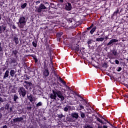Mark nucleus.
Returning <instances> with one entry per match:
<instances>
[{
  "label": "nucleus",
  "instance_id": "obj_1",
  "mask_svg": "<svg viewBox=\"0 0 128 128\" xmlns=\"http://www.w3.org/2000/svg\"><path fill=\"white\" fill-rule=\"evenodd\" d=\"M52 94H50V98L52 100H56V96H58L59 98H60V102L64 100V96L62 94V92L58 90H52Z\"/></svg>",
  "mask_w": 128,
  "mask_h": 128
},
{
  "label": "nucleus",
  "instance_id": "obj_2",
  "mask_svg": "<svg viewBox=\"0 0 128 128\" xmlns=\"http://www.w3.org/2000/svg\"><path fill=\"white\" fill-rule=\"evenodd\" d=\"M20 122H24V118L17 117L16 118L13 119V120H11V124L12 126H18V124H19Z\"/></svg>",
  "mask_w": 128,
  "mask_h": 128
},
{
  "label": "nucleus",
  "instance_id": "obj_3",
  "mask_svg": "<svg viewBox=\"0 0 128 128\" xmlns=\"http://www.w3.org/2000/svg\"><path fill=\"white\" fill-rule=\"evenodd\" d=\"M19 24V27L22 28L24 26H26V18L24 16H21L19 20V22H18Z\"/></svg>",
  "mask_w": 128,
  "mask_h": 128
},
{
  "label": "nucleus",
  "instance_id": "obj_4",
  "mask_svg": "<svg viewBox=\"0 0 128 128\" xmlns=\"http://www.w3.org/2000/svg\"><path fill=\"white\" fill-rule=\"evenodd\" d=\"M48 64L46 61L44 62V70H43V74L45 76H48L50 75V72H48Z\"/></svg>",
  "mask_w": 128,
  "mask_h": 128
},
{
  "label": "nucleus",
  "instance_id": "obj_5",
  "mask_svg": "<svg viewBox=\"0 0 128 128\" xmlns=\"http://www.w3.org/2000/svg\"><path fill=\"white\" fill-rule=\"evenodd\" d=\"M46 9V7L44 6V4H41L39 7L37 8L36 10V12H38V14H42V10Z\"/></svg>",
  "mask_w": 128,
  "mask_h": 128
},
{
  "label": "nucleus",
  "instance_id": "obj_6",
  "mask_svg": "<svg viewBox=\"0 0 128 128\" xmlns=\"http://www.w3.org/2000/svg\"><path fill=\"white\" fill-rule=\"evenodd\" d=\"M24 84H25L24 85V88H25L26 90H28V88L29 90H32V86H33L32 83V82L24 81Z\"/></svg>",
  "mask_w": 128,
  "mask_h": 128
},
{
  "label": "nucleus",
  "instance_id": "obj_7",
  "mask_svg": "<svg viewBox=\"0 0 128 128\" xmlns=\"http://www.w3.org/2000/svg\"><path fill=\"white\" fill-rule=\"evenodd\" d=\"M20 96H22L24 98L26 96V90L24 87H21L20 88Z\"/></svg>",
  "mask_w": 128,
  "mask_h": 128
},
{
  "label": "nucleus",
  "instance_id": "obj_8",
  "mask_svg": "<svg viewBox=\"0 0 128 128\" xmlns=\"http://www.w3.org/2000/svg\"><path fill=\"white\" fill-rule=\"evenodd\" d=\"M118 42V40L116 39H112L106 44V46L110 48V46H114V42Z\"/></svg>",
  "mask_w": 128,
  "mask_h": 128
},
{
  "label": "nucleus",
  "instance_id": "obj_9",
  "mask_svg": "<svg viewBox=\"0 0 128 128\" xmlns=\"http://www.w3.org/2000/svg\"><path fill=\"white\" fill-rule=\"evenodd\" d=\"M9 60V64H18V58L11 57Z\"/></svg>",
  "mask_w": 128,
  "mask_h": 128
},
{
  "label": "nucleus",
  "instance_id": "obj_10",
  "mask_svg": "<svg viewBox=\"0 0 128 128\" xmlns=\"http://www.w3.org/2000/svg\"><path fill=\"white\" fill-rule=\"evenodd\" d=\"M71 48L72 50H76V52H80V45L78 44H72Z\"/></svg>",
  "mask_w": 128,
  "mask_h": 128
},
{
  "label": "nucleus",
  "instance_id": "obj_11",
  "mask_svg": "<svg viewBox=\"0 0 128 128\" xmlns=\"http://www.w3.org/2000/svg\"><path fill=\"white\" fill-rule=\"evenodd\" d=\"M16 70H11L10 72V76L12 78H14V77L16 78V76H18V74H16Z\"/></svg>",
  "mask_w": 128,
  "mask_h": 128
},
{
  "label": "nucleus",
  "instance_id": "obj_12",
  "mask_svg": "<svg viewBox=\"0 0 128 128\" xmlns=\"http://www.w3.org/2000/svg\"><path fill=\"white\" fill-rule=\"evenodd\" d=\"M62 32L57 33L56 36H57V40L58 42H60V40L62 39Z\"/></svg>",
  "mask_w": 128,
  "mask_h": 128
},
{
  "label": "nucleus",
  "instance_id": "obj_13",
  "mask_svg": "<svg viewBox=\"0 0 128 128\" xmlns=\"http://www.w3.org/2000/svg\"><path fill=\"white\" fill-rule=\"evenodd\" d=\"M77 106H78L80 110H84V106H82V103H80L78 101L77 102Z\"/></svg>",
  "mask_w": 128,
  "mask_h": 128
},
{
  "label": "nucleus",
  "instance_id": "obj_14",
  "mask_svg": "<svg viewBox=\"0 0 128 128\" xmlns=\"http://www.w3.org/2000/svg\"><path fill=\"white\" fill-rule=\"evenodd\" d=\"M71 116H72L73 118H76V120H78V114L76 112H73L71 114Z\"/></svg>",
  "mask_w": 128,
  "mask_h": 128
},
{
  "label": "nucleus",
  "instance_id": "obj_15",
  "mask_svg": "<svg viewBox=\"0 0 128 128\" xmlns=\"http://www.w3.org/2000/svg\"><path fill=\"white\" fill-rule=\"evenodd\" d=\"M6 30V25H3L2 26H0V34H2V32H4Z\"/></svg>",
  "mask_w": 128,
  "mask_h": 128
},
{
  "label": "nucleus",
  "instance_id": "obj_16",
  "mask_svg": "<svg viewBox=\"0 0 128 128\" xmlns=\"http://www.w3.org/2000/svg\"><path fill=\"white\" fill-rule=\"evenodd\" d=\"M72 8V4L70 2H68V4L66 5V10H70Z\"/></svg>",
  "mask_w": 128,
  "mask_h": 128
},
{
  "label": "nucleus",
  "instance_id": "obj_17",
  "mask_svg": "<svg viewBox=\"0 0 128 128\" xmlns=\"http://www.w3.org/2000/svg\"><path fill=\"white\" fill-rule=\"evenodd\" d=\"M27 98L29 100L30 102H34V98L32 94H30L29 96H28Z\"/></svg>",
  "mask_w": 128,
  "mask_h": 128
},
{
  "label": "nucleus",
  "instance_id": "obj_18",
  "mask_svg": "<svg viewBox=\"0 0 128 128\" xmlns=\"http://www.w3.org/2000/svg\"><path fill=\"white\" fill-rule=\"evenodd\" d=\"M18 51L17 50H13L12 51V54H14V58H18Z\"/></svg>",
  "mask_w": 128,
  "mask_h": 128
},
{
  "label": "nucleus",
  "instance_id": "obj_19",
  "mask_svg": "<svg viewBox=\"0 0 128 128\" xmlns=\"http://www.w3.org/2000/svg\"><path fill=\"white\" fill-rule=\"evenodd\" d=\"M108 65L106 62H104L103 64H102V68L104 70H106V68H108Z\"/></svg>",
  "mask_w": 128,
  "mask_h": 128
},
{
  "label": "nucleus",
  "instance_id": "obj_20",
  "mask_svg": "<svg viewBox=\"0 0 128 128\" xmlns=\"http://www.w3.org/2000/svg\"><path fill=\"white\" fill-rule=\"evenodd\" d=\"M13 40L14 42L16 44H20V41L18 40V38L15 36L13 38Z\"/></svg>",
  "mask_w": 128,
  "mask_h": 128
},
{
  "label": "nucleus",
  "instance_id": "obj_21",
  "mask_svg": "<svg viewBox=\"0 0 128 128\" xmlns=\"http://www.w3.org/2000/svg\"><path fill=\"white\" fill-rule=\"evenodd\" d=\"M9 74H10V72L8 71V70H6L3 77V80H6V78H8Z\"/></svg>",
  "mask_w": 128,
  "mask_h": 128
},
{
  "label": "nucleus",
  "instance_id": "obj_22",
  "mask_svg": "<svg viewBox=\"0 0 128 128\" xmlns=\"http://www.w3.org/2000/svg\"><path fill=\"white\" fill-rule=\"evenodd\" d=\"M112 98V93L110 95H108V96H104L103 98V100H108V98Z\"/></svg>",
  "mask_w": 128,
  "mask_h": 128
},
{
  "label": "nucleus",
  "instance_id": "obj_23",
  "mask_svg": "<svg viewBox=\"0 0 128 128\" xmlns=\"http://www.w3.org/2000/svg\"><path fill=\"white\" fill-rule=\"evenodd\" d=\"M30 56H32V58H33L34 60L36 62H38V58H36V55L34 54H30L28 55Z\"/></svg>",
  "mask_w": 128,
  "mask_h": 128
},
{
  "label": "nucleus",
  "instance_id": "obj_24",
  "mask_svg": "<svg viewBox=\"0 0 128 128\" xmlns=\"http://www.w3.org/2000/svg\"><path fill=\"white\" fill-rule=\"evenodd\" d=\"M14 102H16V100H18V96L16 94H15L14 95V98H13Z\"/></svg>",
  "mask_w": 128,
  "mask_h": 128
},
{
  "label": "nucleus",
  "instance_id": "obj_25",
  "mask_svg": "<svg viewBox=\"0 0 128 128\" xmlns=\"http://www.w3.org/2000/svg\"><path fill=\"white\" fill-rule=\"evenodd\" d=\"M104 38H96V42H104Z\"/></svg>",
  "mask_w": 128,
  "mask_h": 128
},
{
  "label": "nucleus",
  "instance_id": "obj_26",
  "mask_svg": "<svg viewBox=\"0 0 128 128\" xmlns=\"http://www.w3.org/2000/svg\"><path fill=\"white\" fill-rule=\"evenodd\" d=\"M80 114L83 120L84 118H86V114H84V113L82 112H80Z\"/></svg>",
  "mask_w": 128,
  "mask_h": 128
},
{
  "label": "nucleus",
  "instance_id": "obj_27",
  "mask_svg": "<svg viewBox=\"0 0 128 128\" xmlns=\"http://www.w3.org/2000/svg\"><path fill=\"white\" fill-rule=\"evenodd\" d=\"M96 27H94L90 31V34H94V32L96 31Z\"/></svg>",
  "mask_w": 128,
  "mask_h": 128
},
{
  "label": "nucleus",
  "instance_id": "obj_28",
  "mask_svg": "<svg viewBox=\"0 0 128 128\" xmlns=\"http://www.w3.org/2000/svg\"><path fill=\"white\" fill-rule=\"evenodd\" d=\"M80 98H82V100H80V102H83L84 104H83L84 105V104H88V101L82 98V96H80Z\"/></svg>",
  "mask_w": 128,
  "mask_h": 128
},
{
  "label": "nucleus",
  "instance_id": "obj_29",
  "mask_svg": "<svg viewBox=\"0 0 128 128\" xmlns=\"http://www.w3.org/2000/svg\"><path fill=\"white\" fill-rule=\"evenodd\" d=\"M112 54L114 56H116V54H118V52L114 50H112Z\"/></svg>",
  "mask_w": 128,
  "mask_h": 128
},
{
  "label": "nucleus",
  "instance_id": "obj_30",
  "mask_svg": "<svg viewBox=\"0 0 128 128\" xmlns=\"http://www.w3.org/2000/svg\"><path fill=\"white\" fill-rule=\"evenodd\" d=\"M4 108L7 110H10V104H5V107Z\"/></svg>",
  "mask_w": 128,
  "mask_h": 128
},
{
  "label": "nucleus",
  "instance_id": "obj_31",
  "mask_svg": "<svg viewBox=\"0 0 128 128\" xmlns=\"http://www.w3.org/2000/svg\"><path fill=\"white\" fill-rule=\"evenodd\" d=\"M118 12H120V10H118V8L116 11L114 12V13L113 14L112 16H116V14H118Z\"/></svg>",
  "mask_w": 128,
  "mask_h": 128
},
{
  "label": "nucleus",
  "instance_id": "obj_32",
  "mask_svg": "<svg viewBox=\"0 0 128 128\" xmlns=\"http://www.w3.org/2000/svg\"><path fill=\"white\" fill-rule=\"evenodd\" d=\"M92 42H94V40H92V39H89L87 42V44H92Z\"/></svg>",
  "mask_w": 128,
  "mask_h": 128
},
{
  "label": "nucleus",
  "instance_id": "obj_33",
  "mask_svg": "<svg viewBox=\"0 0 128 128\" xmlns=\"http://www.w3.org/2000/svg\"><path fill=\"white\" fill-rule=\"evenodd\" d=\"M42 106V102H39L36 104V108H38V106Z\"/></svg>",
  "mask_w": 128,
  "mask_h": 128
},
{
  "label": "nucleus",
  "instance_id": "obj_34",
  "mask_svg": "<svg viewBox=\"0 0 128 128\" xmlns=\"http://www.w3.org/2000/svg\"><path fill=\"white\" fill-rule=\"evenodd\" d=\"M26 6H28V4L26 3H24L22 5L21 8H25L26 7Z\"/></svg>",
  "mask_w": 128,
  "mask_h": 128
},
{
  "label": "nucleus",
  "instance_id": "obj_35",
  "mask_svg": "<svg viewBox=\"0 0 128 128\" xmlns=\"http://www.w3.org/2000/svg\"><path fill=\"white\" fill-rule=\"evenodd\" d=\"M96 120H98V122H101V124H104V122H102V120H100V118L96 117Z\"/></svg>",
  "mask_w": 128,
  "mask_h": 128
},
{
  "label": "nucleus",
  "instance_id": "obj_36",
  "mask_svg": "<svg viewBox=\"0 0 128 128\" xmlns=\"http://www.w3.org/2000/svg\"><path fill=\"white\" fill-rule=\"evenodd\" d=\"M32 44L33 46H34V48H36V46H38L36 42H33Z\"/></svg>",
  "mask_w": 128,
  "mask_h": 128
},
{
  "label": "nucleus",
  "instance_id": "obj_37",
  "mask_svg": "<svg viewBox=\"0 0 128 128\" xmlns=\"http://www.w3.org/2000/svg\"><path fill=\"white\" fill-rule=\"evenodd\" d=\"M32 106H28L26 107L27 110H32Z\"/></svg>",
  "mask_w": 128,
  "mask_h": 128
},
{
  "label": "nucleus",
  "instance_id": "obj_38",
  "mask_svg": "<svg viewBox=\"0 0 128 128\" xmlns=\"http://www.w3.org/2000/svg\"><path fill=\"white\" fill-rule=\"evenodd\" d=\"M58 118H60V120H61V118H64V116L62 114H58Z\"/></svg>",
  "mask_w": 128,
  "mask_h": 128
},
{
  "label": "nucleus",
  "instance_id": "obj_39",
  "mask_svg": "<svg viewBox=\"0 0 128 128\" xmlns=\"http://www.w3.org/2000/svg\"><path fill=\"white\" fill-rule=\"evenodd\" d=\"M94 26V24H92V25L87 28L88 30H92V28Z\"/></svg>",
  "mask_w": 128,
  "mask_h": 128
},
{
  "label": "nucleus",
  "instance_id": "obj_40",
  "mask_svg": "<svg viewBox=\"0 0 128 128\" xmlns=\"http://www.w3.org/2000/svg\"><path fill=\"white\" fill-rule=\"evenodd\" d=\"M4 101H5L4 98V99L0 96V102H4Z\"/></svg>",
  "mask_w": 128,
  "mask_h": 128
},
{
  "label": "nucleus",
  "instance_id": "obj_41",
  "mask_svg": "<svg viewBox=\"0 0 128 128\" xmlns=\"http://www.w3.org/2000/svg\"><path fill=\"white\" fill-rule=\"evenodd\" d=\"M4 107H2L1 108H0V112H4Z\"/></svg>",
  "mask_w": 128,
  "mask_h": 128
},
{
  "label": "nucleus",
  "instance_id": "obj_42",
  "mask_svg": "<svg viewBox=\"0 0 128 128\" xmlns=\"http://www.w3.org/2000/svg\"><path fill=\"white\" fill-rule=\"evenodd\" d=\"M20 72H21V70H18V75L19 76H20V74H20Z\"/></svg>",
  "mask_w": 128,
  "mask_h": 128
},
{
  "label": "nucleus",
  "instance_id": "obj_43",
  "mask_svg": "<svg viewBox=\"0 0 128 128\" xmlns=\"http://www.w3.org/2000/svg\"><path fill=\"white\" fill-rule=\"evenodd\" d=\"M11 92L13 94H15L16 92V89H14V88L11 90Z\"/></svg>",
  "mask_w": 128,
  "mask_h": 128
},
{
  "label": "nucleus",
  "instance_id": "obj_44",
  "mask_svg": "<svg viewBox=\"0 0 128 128\" xmlns=\"http://www.w3.org/2000/svg\"><path fill=\"white\" fill-rule=\"evenodd\" d=\"M48 18H50V20H52V18H54V16H48Z\"/></svg>",
  "mask_w": 128,
  "mask_h": 128
},
{
  "label": "nucleus",
  "instance_id": "obj_45",
  "mask_svg": "<svg viewBox=\"0 0 128 128\" xmlns=\"http://www.w3.org/2000/svg\"><path fill=\"white\" fill-rule=\"evenodd\" d=\"M13 106H12V107H10V110H9V112H12V108H13Z\"/></svg>",
  "mask_w": 128,
  "mask_h": 128
},
{
  "label": "nucleus",
  "instance_id": "obj_46",
  "mask_svg": "<svg viewBox=\"0 0 128 128\" xmlns=\"http://www.w3.org/2000/svg\"><path fill=\"white\" fill-rule=\"evenodd\" d=\"M68 22L70 24L72 22V18H69L68 19Z\"/></svg>",
  "mask_w": 128,
  "mask_h": 128
},
{
  "label": "nucleus",
  "instance_id": "obj_47",
  "mask_svg": "<svg viewBox=\"0 0 128 128\" xmlns=\"http://www.w3.org/2000/svg\"><path fill=\"white\" fill-rule=\"evenodd\" d=\"M115 62H116V64H120V61L118 60H115Z\"/></svg>",
  "mask_w": 128,
  "mask_h": 128
},
{
  "label": "nucleus",
  "instance_id": "obj_48",
  "mask_svg": "<svg viewBox=\"0 0 128 128\" xmlns=\"http://www.w3.org/2000/svg\"><path fill=\"white\" fill-rule=\"evenodd\" d=\"M68 108L67 107H65L64 108V112H68Z\"/></svg>",
  "mask_w": 128,
  "mask_h": 128
},
{
  "label": "nucleus",
  "instance_id": "obj_49",
  "mask_svg": "<svg viewBox=\"0 0 128 128\" xmlns=\"http://www.w3.org/2000/svg\"><path fill=\"white\" fill-rule=\"evenodd\" d=\"M12 28L14 30H16V26H14V24L12 25Z\"/></svg>",
  "mask_w": 128,
  "mask_h": 128
},
{
  "label": "nucleus",
  "instance_id": "obj_50",
  "mask_svg": "<svg viewBox=\"0 0 128 128\" xmlns=\"http://www.w3.org/2000/svg\"><path fill=\"white\" fill-rule=\"evenodd\" d=\"M24 76H26V80H30V76H28L27 74H25Z\"/></svg>",
  "mask_w": 128,
  "mask_h": 128
},
{
  "label": "nucleus",
  "instance_id": "obj_51",
  "mask_svg": "<svg viewBox=\"0 0 128 128\" xmlns=\"http://www.w3.org/2000/svg\"><path fill=\"white\" fill-rule=\"evenodd\" d=\"M2 118V112H0V120Z\"/></svg>",
  "mask_w": 128,
  "mask_h": 128
},
{
  "label": "nucleus",
  "instance_id": "obj_52",
  "mask_svg": "<svg viewBox=\"0 0 128 128\" xmlns=\"http://www.w3.org/2000/svg\"><path fill=\"white\" fill-rule=\"evenodd\" d=\"M4 2H0V6H4Z\"/></svg>",
  "mask_w": 128,
  "mask_h": 128
},
{
  "label": "nucleus",
  "instance_id": "obj_53",
  "mask_svg": "<svg viewBox=\"0 0 128 128\" xmlns=\"http://www.w3.org/2000/svg\"><path fill=\"white\" fill-rule=\"evenodd\" d=\"M0 52H4V50H2V46H0Z\"/></svg>",
  "mask_w": 128,
  "mask_h": 128
},
{
  "label": "nucleus",
  "instance_id": "obj_54",
  "mask_svg": "<svg viewBox=\"0 0 128 128\" xmlns=\"http://www.w3.org/2000/svg\"><path fill=\"white\" fill-rule=\"evenodd\" d=\"M86 32H84L82 33V36H86Z\"/></svg>",
  "mask_w": 128,
  "mask_h": 128
},
{
  "label": "nucleus",
  "instance_id": "obj_55",
  "mask_svg": "<svg viewBox=\"0 0 128 128\" xmlns=\"http://www.w3.org/2000/svg\"><path fill=\"white\" fill-rule=\"evenodd\" d=\"M117 70H118V72H120V70H122V68L121 67H119L118 69Z\"/></svg>",
  "mask_w": 128,
  "mask_h": 128
},
{
  "label": "nucleus",
  "instance_id": "obj_56",
  "mask_svg": "<svg viewBox=\"0 0 128 128\" xmlns=\"http://www.w3.org/2000/svg\"><path fill=\"white\" fill-rule=\"evenodd\" d=\"M30 52H33L34 54V53H35V52H34V50H32V48H30Z\"/></svg>",
  "mask_w": 128,
  "mask_h": 128
},
{
  "label": "nucleus",
  "instance_id": "obj_57",
  "mask_svg": "<svg viewBox=\"0 0 128 128\" xmlns=\"http://www.w3.org/2000/svg\"><path fill=\"white\" fill-rule=\"evenodd\" d=\"M86 128H93L92 126H90V125H87V126H86Z\"/></svg>",
  "mask_w": 128,
  "mask_h": 128
},
{
  "label": "nucleus",
  "instance_id": "obj_58",
  "mask_svg": "<svg viewBox=\"0 0 128 128\" xmlns=\"http://www.w3.org/2000/svg\"><path fill=\"white\" fill-rule=\"evenodd\" d=\"M61 82H62V84H66V82H64V80H62V81H61Z\"/></svg>",
  "mask_w": 128,
  "mask_h": 128
},
{
  "label": "nucleus",
  "instance_id": "obj_59",
  "mask_svg": "<svg viewBox=\"0 0 128 128\" xmlns=\"http://www.w3.org/2000/svg\"><path fill=\"white\" fill-rule=\"evenodd\" d=\"M27 106H31L30 105V102H28V103H27Z\"/></svg>",
  "mask_w": 128,
  "mask_h": 128
},
{
  "label": "nucleus",
  "instance_id": "obj_60",
  "mask_svg": "<svg viewBox=\"0 0 128 128\" xmlns=\"http://www.w3.org/2000/svg\"><path fill=\"white\" fill-rule=\"evenodd\" d=\"M50 61L51 62V64H52V59L51 58H50Z\"/></svg>",
  "mask_w": 128,
  "mask_h": 128
},
{
  "label": "nucleus",
  "instance_id": "obj_61",
  "mask_svg": "<svg viewBox=\"0 0 128 128\" xmlns=\"http://www.w3.org/2000/svg\"><path fill=\"white\" fill-rule=\"evenodd\" d=\"M103 128H108V126L104 125Z\"/></svg>",
  "mask_w": 128,
  "mask_h": 128
},
{
  "label": "nucleus",
  "instance_id": "obj_62",
  "mask_svg": "<svg viewBox=\"0 0 128 128\" xmlns=\"http://www.w3.org/2000/svg\"><path fill=\"white\" fill-rule=\"evenodd\" d=\"M98 128H102V126H98Z\"/></svg>",
  "mask_w": 128,
  "mask_h": 128
},
{
  "label": "nucleus",
  "instance_id": "obj_63",
  "mask_svg": "<svg viewBox=\"0 0 128 128\" xmlns=\"http://www.w3.org/2000/svg\"><path fill=\"white\" fill-rule=\"evenodd\" d=\"M108 46H106V47L105 48L106 50H108Z\"/></svg>",
  "mask_w": 128,
  "mask_h": 128
},
{
  "label": "nucleus",
  "instance_id": "obj_64",
  "mask_svg": "<svg viewBox=\"0 0 128 128\" xmlns=\"http://www.w3.org/2000/svg\"><path fill=\"white\" fill-rule=\"evenodd\" d=\"M33 127H32V126H28L27 128H32Z\"/></svg>",
  "mask_w": 128,
  "mask_h": 128
}]
</instances>
